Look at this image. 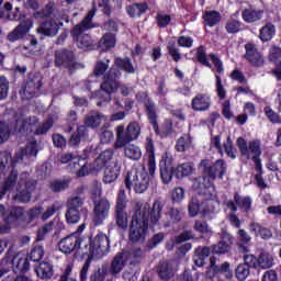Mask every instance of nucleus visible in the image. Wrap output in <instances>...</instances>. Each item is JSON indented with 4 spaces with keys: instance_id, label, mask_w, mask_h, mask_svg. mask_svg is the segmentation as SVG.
<instances>
[{
    "instance_id": "obj_1",
    "label": "nucleus",
    "mask_w": 281,
    "mask_h": 281,
    "mask_svg": "<svg viewBox=\"0 0 281 281\" xmlns=\"http://www.w3.org/2000/svg\"><path fill=\"white\" fill-rule=\"evenodd\" d=\"M162 210L164 205H161V201L156 200L153 203L151 209L150 204L146 203L142 209L134 212L128 232V239L133 243V245H137V243H144V240H146L149 225L155 227V225L159 223Z\"/></svg>"
},
{
    "instance_id": "obj_2",
    "label": "nucleus",
    "mask_w": 281,
    "mask_h": 281,
    "mask_svg": "<svg viewBox=\"0 0 281 281\" xmlns=\"http://www.w3.org/2000/svg\"><path fill=\"white\" fill-rule=\"evenodd\" d=\"M111 240L109 237L102 233L97 234L93 236L88 237H79L77 233H70L66 237L61 238L58 243V249L61 254L69 256L74 254L76 249L81 251L82 256L98 249L100 245H106Z\"/></svg>"
},
{
    "instance_id": "obj_3",
    "label": "nucleus",
    "mask_w": 281,
    "mask_h": 281,
    "mask_svg": "<svg viewBox=\"0 0 281 281\" xmlns=\"http://www.w3.org/2000/svg\"><path fill=\"white\" fill-rule=\"evenodd\" d=\"M120 78H122V71L113 67L105 72L100 90L95 92V98L99 100L97 106L109 104L111 95H113L117 89L123 98H128V95L133 93V87L126 83L120 85Z\"/></svg>"
},
{
    "instance_id": "obj_4",
    "label": "nucleus",
    "mask_w": 281,
    "mask_h": 281,
    "mask_svg": "<svg viewBox=\"0 0 281 281\" xmlns=\"http://www.w3.org/2000/svg\"><path fill=\"white\" fill-rule=\"evenodd\" d=\"M200 166L202 168V177L194 183V190L198 194L205 196L214 181L217 178L223 179L227 175V162L221 158L214 162L210 159H202Z\"/></svg>"
},
{
    "instance_id": "obj_5",
    "label": "nucleus",
    "mask_w": 281,
    "mask_h": 281,
    "mask_svg": "<svg viewBox=\"0 0 281 281\" xmlns=\"http://www.w3.org/2000/svg\"><path fill=\"white\" fill-rule=\"evenodd\" d=\"M95 12H98V7L93 3L91 10L88 11L81 22L75 25L70 31V35L77 43V47L83 49V52H93V49H95V41H93L91 35L85 34L88 30H93V27H95V24H93Z\"/></svg>"
},
{
    "instance_id": "obj_6",
    "label": "nucleus",
    "mask_w": 281,
    "mask_h": 281,
    "mask_svg": "<svg viewBox=\"0 0 281 281\" xmlns=\"http://www.w3.org/2000/svg\"><path fill=\"white\" fill-rule=\"evenodd\" d=\"M236 144L241 157L251 159L255 166H257V169H260L262 165V159H260L262 156V142L260 138L252 139L247 145V139L240 136L237 138Z\"/></svg>"
},
{
    "instance_id": "obj_7",
    "label": "nucleus",
    "mask_w": 281,
    "mask_h": 281,
    "mask_svg": "<svg viewBox=\"0 0 281 281\" xmlns=\"http://www.w3.org/2000/svg\"><path fill=\"white\" fill-rule=\"evenodd\" d=\"M139 135H142V125H139L137 121L128 123L126 128L124 125L116 126V142L114 148H124L126 144L139 139Z\"/></svg>"
},
{
    "instance_id": "obj_8",
    "label": "nucleus",
    "mask_w": 281,
    "mask_h": 281,
    "mask_svg": "<svg viewBox=\"0 0 281 281\" xmlns=\"http://www.w3.org/2000/svg\"><path fill=\"white\" fill-rule=\"evenodd\" d=\"M82 205H85V201L78 195L72 196L67 201L65 218L68 225H77V223H80L82 216L87 218L89 210Z\"/></svg>"
},
{
    "instance_id": "obj_9",
    "label": "nucleus",
    "mask_w": 281,
    "mask_h": 281,
    "mask_svg": "<svg viewBox=\"0 0 281 281\" xmlns=\"http://www.w3.org/2000/svg\"><path fill=\"white\" fill-rule=\"evenodd\" d=\"M124 184L127 190L134 188L136 194H144L148 190V186H150V176L148 172L132 169L126 173Z\"/></svg>"
},
{
    "instance_id": "obj_10",
    "label": "nucleus",
    "mask_w": 281,
    "mask_h": 281,
    "mask_svg": "<svg viewBox=\"0 0 281 281\" xmlns=\"http://www.w3.org/2000/svg\"><path fill=\"white\" fill-rule=\"evenodd\" d=\"M24 210L21 206H11L9 210L3 204H0V235L9 234L12 229V223L21 221Z\"/></svg>"
},
{
    "instance_id": "obj_11",
    "label": "nucleus",
    "mask_w": 281,
    "mask_h": 281,
    "mask_svg": "<svg viewBox=\"0 0 281 281\" xmlns=\"http://www.w3.org/2000/svg\"><path fill=\"white\" fill-rule=\"evenodd\" d=\"M55 67L59 69H68L70 74L80 69L82 64L76 59V53L68 48H61L55 52Z\"/></svg>"
},
{
    "instance_id": "obj_12",
    "label": "nucleus",
    "mask_w": 281,
    "mask_h": 281,
    "mask_svg": "<svg viewBox=\"0 0 281 281\" xmlns=\"http://www.w3.org/2000/svg\"><path fill=\"white\" fill-rule=\"evenodd\" d=\"M114 218L119 229H128V213H126V191L120 189L116 196Z\"/></svg>"
},
{
    "instance_id": "obj_13",
    "label": "nucleus",
    "mask_w": 281,
    "mask_h": 281,
    "mask_svg": "<svg viewBox=\"0 0 281 281\" xmlns=\"http://www.w3.org/2000/svg\"><path fill=\"white\" fill-rule=\"evenodd\" d=\"M109 251H111V241H108V243L103 244L102 246L99 245L98 248H95L94 250H90V252H86V256H88V258L86 259V261L80 270L79 280L87 281V276L89 273V269L91 268V261L100 260V259L104 258V256H106V254H109Z\"/></svg>"
},
{
    "instance_id": "obj_14",
    "label": "nucleus",
    "mask_w": 281,
    "mask_h": 281,
    "mask_svg": "<svg viewBox=\"0 0 281 281\" xmlns=\"http://www.w3.org/2000/svg\"><path fill=\"white\" fill-rule=\"evenodd\" d=\"M209 58L211 59L212 64L214 65L216 72L215 76V91L220 100H225L227 98V90L223 86V79L221 78V74H225V68L223 67V60L221 57L214 53L209 54Z\"/></svg>"
},
{
    "instance_id": "obj_15",
    "label": "nucleus",
    "mask_w": 281,
    "mask_h": 281,
    "mask_svg": "<svg viewBox=\"0 0 281 281\" xmlns=\"http://www.w3.org/2000/svg\"><path fill=\"white\" fill-rule=\"evenodd\" d=\"M42 88L43 75L40 72H29L23 90L25 100H32V98H36Z\"/></svg>"
},
{
    "instance_id": "obj_16",
    "label": "nucleus",
    "mask_w": 281,
    "mask_h": 281,
    "mask_svg": "<svg viewBox=\"0 0 281 281\" xmlns=\"http://www.w3.org/2000/svg\"><path fill=\"white\" fill-rule=\"evenodd\" d=\"M150 126H153V131L157 137H160V139H166L167 137H170L172 133H175V130L172 128V122L166 121L161 128H159V112H155V110H151L149 112V117L147 119Z\"/></svg>"
},
{
    "instance_id": "obj_17",
    "label": "nucleus",
    "mask_w": 281,
    "mask_h": 281,
    "mask_svg": "<svg viewBox=\"0 0 281 281\" xmlns=\"http://www.w3.org/2000/svg\"><path fill=\"white\" fill-rule=\"evenodd\" d=\"M160 178L162 183L168 186L172 181V177H177V168H175V158L168 155V153L161 156L159 161Z\"/></svg>"
},
{
    "instance_id": "obj_18",
    "label": "nucleus",
    "mask_w": 281,
    "mask_h": 281,
    "mask_svg": "<svg viewBox=\"0 0 281 281\" xmlns=\"http://www.w3.org/2000/svg\"><path fill=\"white\" fill-rule=\"evenodd\" d=\"M111 211V203L108 199L101 198L98 201H94L93 209V224L95 227H100V225L104 224V221L109 218V212Z\"/></svg>"
},
{
    "instance_id": "obj_19",
    "label": "nucleus",
    "mask_w": 281,
    "mask_h": 281,
    "mask_svg": "<svg viewBox=\"0 0 281 281\" xmlns=\"http://www.w3.org/2000/svg\"><path fill=\"white\" fill-rule=\"evenodd\" d=\"M246 261L250 263L251 269H271L276 265L273 255L269 252H260L258 257L248 255Z\"/></svg>"
},
{
    "instance_id": "obj_20",
    "label": "nucleus",
    "mask_w": 281,
    "mask_h": 281,
    "mask_svg": "<svg viewBox=\"0 0 281 281\" xmlns=\"http://www.w3.org/2000/svg\"><path fill=\"white\" fill-rule=\"evenodd\" d=\"M77 170V177H87L89 175V167H87V160L81 156L75 157L74 154H64L60 157L61 164H69Z\"/></svg>"
},
{
    "instance_id": "obj_21",
    "label": "nucleus",
    "mask_w": 281,
    "mask_h": 281,
    "mask_svg": "<svg viewBox=\"0 0 281 281\" xmlns=\"http://www.w3.org/2000/svg\"><path fill=\"white\" fill-rule=\"evenodd\" d=\"M245 54L244 58L251 65V67L260 68L265 66V56L260 50H258V47H256V44L249 42L245 44Z\"/></svg>"
},
{
    "instance_id": "obj_22",
    "label": "nucleus",
    "mask_w": 281,
    "mask_h": 281,
    "mask_svg": "<svg viewBox=\"0 0 281 281\" xmlns=\"http://www.w3.org/2000/svg\"><path fill=\"white\" fill-rule=\"evenodd\" d=\"M226 205L228 210H232L234 213L238 212L239 209L241 212L249 214L251 212V205H254V200H251L249 195L243 196L240 193L235 192L234 201L229 200Z\"/></svg>"
},
{
    "instance_id": "obj_23",
    "label": "nucleus",
    "mask_w": 281,
    "mask_h": 281,
    "mask_svg": "<svg viewBox=\"0 0 281 281\" xmlns=\"http://www.w3.org/2000/svg\"><path fill=\"white\" fill-rule=\"evenodd\" d=\"M33 25L34 22L31 19L20 22L19 25L7 35V41H9V43H16V41L25 38Z\"/></svg>"
},
{
    "instance_id": "obj_24",
    "label": "nucleus",
    "mask_w": 281,
    "mask_h": 281,
    "mask_svg": "<svg viewBox=\"0 0 281 281\" xmlns=\"http://www.w3.org/2000/svg\"><path fill=\"white\" fill-rule=\"evenodd\" d=\"M128 262V257H126V252L121 251L117 252L113 259L111 260V263H106V271L109 276H113V278H117L124 271V267H126Z\"/></svg>"
},
{
    "instance_id": "obj_25",
    "label": "nucleus",
    "mask_w": 281,
    "mask_h": 281,
    "mask_svg": "<svg viewBox=\"0 0 281 281\" xmlns=\"http://www.w3.org/2000/svg\"><path fill=\"white\" fill-rule=\"evenodd\" d=\"M211 269L213 271V276L218 278L221 281H227L234 278V271H232L229 261L216 265V261L211 259Z\"/></svg>"
},
{
    "instance_id": "obj_26",
    "label": "nucleus",
    "mask_w": 281,
    "mask_h": 281,
    "mask_svg": "<svg viewBox=\"0 0 281 281\" xmlns=\"http://www.w3.org/2000/svg\"><path fill=\"white\" fill-rule=\"evenodd\" d=\"M136 100L137 102H142L144 105V112L147 117V120L150 117V112L155 111V113H159V108L157 106V103L148 95V92H137L136 93Z\"/></svg>"
},
{
    "instance_id": "obj_27",
    "label": "nucleus",
    "mask_w": 281,
    "mask_h": 281,
    "mask_svg": "<svg viewBox=\"0 0 281 281\" xmlns=\"http://www.w3.org/2000/svg\"><path fill=\"white\" fill-rule=\"evenodd\" d=\"M16 181H19V171L12 169L9 176L4 179V181L1 184L0 201H2L5 198V194H8V192H12V190H14Z\"/></svg>"
},
{
    "instance_id": "obj_28",
    "label": "nucleus",
    "mask_w": 281,
    "mask_h": 281,
    "mask_svg": "<svg viewBox=\"0 0 281 281\" xmlns=\"http://www.w3.org/2000/svg\"><path fill=\"white\" fill-rule=\"evenodd\" d=\"M156 273L159 280H172V278H175V267L168 260H160L156 266Z\"/></svg>"
},
{
    "instance_id": "obj_29",
    "label": "nucleus",
    "mask_w": 281,
    "mask_h": 281,
    "mask_svg": "<svg viewBox=\"0 0 281 281\" xmlns=\"http://www.w3.org/2000/svg\"><path fill=\"white\" fill-rule=\"evenodd\" d=\"M212 98L206 93H198L191 101V108L196 112L210 111Z\"/></svg>"
},
{
    "instance_id": "obj_30",
    "label": "nucleus",
    "mask_w": 281,
    "mask_h": 281,
    "mask_svg": "<svg viewBox=\"0 0 281 281\" xmlns=\"http://www.w3.org/2000/svg\"><path fill=\"white\" fill-rule=\"evenodd\" d=\"M58 30H60V26H58V23L55 22V20H46L37 27V34L54 37L56 34H58Z\"/></svg>"
},
{
    "instance_id": "obj_31",
    "label": "nucleus",
    "mask_w": 281,
    "mask_h": 281,
    "mask_svg": "<svg viewBox=\"0 0 281 281\" xmlns=\"http://www.w3.org/2000/svg\"><path fill=\"white\" fill-rule=\"evenodd\" d=\"M35 273L41 280H52L54 278V265L49 261H42L34 268Z\"/></svg>"
},
{
    "instance_id": "obj_32",
    "label": "nucleus",
    "mask_w": 281,
    "mask_h": 281,
    "mask_svg": "<svg viewBox=\"0 0 281 281\" xmlns=\"http://www.w3.org/2000/svg\"><path fill=\"white\" fill-rule=\"evenodd\" d=\"M222 19L223 15H221V12L216 10L205 11L202 14L204 27H216V25H220Z\"/></svg>"
},
{
    "instance_id": "obj_33",
    "label": "nucleus",
    "mask_w": 281,
    "mask_h": 281,
    "mask_svg": "<svg viewBox=\"0 0 281 281\" xmlns=\"http://www.w3.org/2000/svg\"><path fill=\"white\" fill-rule=\"evenodd\" d=\"M126 12L131 19H139L148 12V2H134L126 8Z\"/></svg>"
},
{
    "instance_id": "obj_34",
    "label": "nucleus",
    "mask_w": 281,
    "mask_h": 281,
    "mask_svg": "<svg viewBox=\"0 0 281 281\" xmlns=\"http://www.w3.org/2000/svg\"><path fill=\"white\" fill-rule=\"evenodd\" d=\"M249 255H244V262L238 263L235 268V278L239 281H245L247 278H249V274L251 273V263L247 261V258Z\"/></svg>"
},
{
    "instance_id": "obj_35",
    "label": "nucleus",
    "mask_w": 281,
    "mask_h": 281,
    "mask_svg": "<svg viewBox=\"0 0 281 281\" xmlns=\"http://www.w3.org/2000/svg\"><path fill=\"white\" fill-rule=\"evenodd\" d=\"M11 262L14 273H27L30 271V260L27 257L15 255Z\"/></svg>"
},
{
    "instance_id": "obj_36",
    "label": "nucleus",
    "mask_w": 281,
    "mask_h": 281,
    "mask_svg": "<svg viewBox=\"0 0 281 281\" xmlns=\"http://www.w3.org/2000/svg\"><path fill=\"white\" fill-rule=\"evenodd\" d=\"M114 69H117L119 71H125V74H135L136 69L135 66H133V60H131V57H115L114 58Z\"/></svg>"
},
{
    "instance_id": "obj_37",
    "label": "nucleus",
    "mask_w": 281,
    "mask_h": 281,
    "mask_svg": "<svg viewBox=\"0 0 281 281\" xmlns=\"http://www.w3.org/2000/svg\"><path fill=\"white\" fill-rule=\"evenodd\" d=\"M120 170L121 168L117 162L106 166L103 173V183H113L114 181H117Z\"/></svg>"
},
{
    "instance_id": "obj_38",
    "label": "nucleus",
    "mask_w": 281,
    "mask_h": 281,
    "mask_svg": "<svg viewBox=\"0 0 281 281\" xmlns=\"http://www.w3.org/2000/svg\"><path fill=\"white\" fill-rule=\"evenodd\" d=\"M212 254V249L207 246L198 247L193 254V263L195 267H203L205 265V258H210Z\"/></svg>"
},
{
    "instance_id": "obj_39",
    "label": "nucleus",
    "mask_w": 281,
    "mask_h": 281,
    "mask_svg": "<svg viewBox=\"0 0 281 281\" xmlns=\"http://www.w3.org/2000/svg\"><path fill=\"white\" fill-rule=\"evenodd\" d=\"M113 155H115V150L111 148L103 150L94 160V170H102V168H105L106 164L113 159Z\"/></svg>"
},
{
    "instance_id": "obj_40",
    "label": "nucleus",
    "mask_w": 281,
    "mask_h": 281,
    "mask_svg": "<svg viewBox=\"0 0 281 281\" xmlns=\"http://www.w3.org/2000/svg\"><path fill=\"white\" fill-rule=\"evenodd\" d=\"M265 15V10H256V9H245L241 12V19L245 21V23H256L257 21H260L262 16Z\"/></svg>"
},
{
    "instance_id": "obj_41",
    "label": "nucleus",
    "mask_w": 281,
    "mask_h": 281,
    "mask_svg": "<svg viewBox=\"0 0 281 281\" xmlns=\"http://www.w3.org/2000/svg\"><path fill=\"white\" fill-rule=\"evenodd\" d=\"M276 36V24L268 22L259 30V40L261 43H269Z\"/></svg>"
},
{
    "instance_id": "obj_42",
    "label": "nucleus",
    "mask_w": 281,
    "mask_h": 281,
    "mask_svg": "<svg viewBox=\"0 0 281 281\" xmlns=\"http://www.w3.org/2000/svg\"><path fill=\"white\" fill-rule=\"evenodd\" d=\"M102 120H104V114L100 112H91L85 119V124L88 128H98L102 124Z\"/></svg>"
},
{
    "instance_id": "obj_43",
    "label": "nucleus",
    "mask_w": 281,
    "mask_h": 281,
    "mask_svg": "<svg viewBox=\"0 0 281 281\" xmlns=\"http://www.w3.org/2000/svg\"><path fill=\"white\" fill-rule=\"evenodd\" d=\"M177 153H187V150H190L192 148V136L189 134H184L180 136L175 146Z\"/></svg>"
},
{
    "instance_id": "obj_44",
    "label": "nucleus",
    "mask_w": 281,
    "mask_h": 281,
    "mask_svg": "<svg viewBox=\"0 0 281 281\" xmlns=\"http://www.w3.org/2000/svg\"><path fill=\"white\" fill-rule=\"evenodd\" d=\"M123 148L127 159H132L133 161H139L142 159V149L137 145L128 144Z\"/></svg>"
},
{
    "instance_id": "obj_45",
    "label": "nucleus",
    "mask_w": 281,
    "mask_h": 281,
    "mask_svg": "<svg viewBox=\"0 0 281 281\" xmlns=\"http://www.w3.org/2000/svg\"><path fill=\"white\" fill-rule=\"evenodd\" d=\"M85 137H87V126L79 125L77 127V131L74 132L70 136L69 145L75 147L80 146V143L82 142V139H85Z\"/></svg>"
},
{
    "instance_id": "obj_46",
    "label": "nucleus",
    "mask_w": 281,
    "mask_h": 281,
    "mask_svg": "<svg viewBox=\"0 0 281 281\" xmlns=\"http://www.w3.org/2000/svg\"><path fill=\"white\" fill-rule=\"evenodd\" d=\"M125 257H127V262L130 261L131 267H138V265H142V260H144V250L136 248L125 255Z\"/></svg>"
},
{
    "instance_id": "obj_47",
    "label": "nucleus",
    "mask_w": 281,
    "mask_h": 281,
    "mask_svg": "<svg viewBox=\"0 0 281 281\" xmlns=\"http://www.w3.org/2000/svg\"><path fill=\"white\" fill-rule=\"evenodd\" d=\"M195 60L203 67H207V69H212V64L210 63V59L207 58V53L205 52V46L200 45L195 49Z\"/></svg>"
},
{
    "instance_id": "obj_48",
    "label": "nucleus",
    "mask_w": 281,
    "mask_h": 281,
    "mask_svg": "<svg viewBox=\"0 0 281 281\" xmlns=\"http://www.w3.org/2000/svg\"><path fill=\"white\" fill-rule=\"evenodd\" d=\"M117 43V38L113 33H105L99 41V47H105V49H113Z\"/></svg>"
},
{
    "instance_id": "obj_49",
    "label": "nucleus",
    "mask_w": 281,
    "mask_h": 281,
    "mask_svg": "<svg viewBox=\"0 0 281 281\" xmlns=\"http://www.w3.org/2000/svg\"><path fill=\"white\" fill-rule=\"evenodd\" d=\"M194 170V167L190 162H184L176 167V179H183L184 177H190Z\"/></svg>"
},
{
    "instance_id": "obj_50",
    "label": "nucleus",
    "mask_w": 281,
    "mask_h": 281,
    "mask_svg": "<svg viewBox=\"0 0 281 281\" xmlns=\"http://www.w3.org/2000/svg\"><path fill=\"white\" fill-rule=\"evenodd\" d=\"M48 188L52 192L58 194V192H63L69 188V180L55 179L49 182Z\"/></svg>"
},
{
    "instance_id": "obj_51",
    "label": "nucleus",
    "mask_w": 281,
    "mask_h": 281,
    "mask_svg": "<svg viewBox=\"0 0 281 281\" xmlns=\"http://www.w3.org/2000/svg\"><path fill=\"white\" fill-rule=\"evenodd\" d=\"M53 127L54 119L48 117L35 128L34 135H47Z\"/></svg>"
},
{
    "instance_id": "obj_52",
    "label": "nucleus",
    "mask_w": 281,
    "mask_h": 281,
    "mask_svg": "<svg viewBox=\"0 0 281 281\" xmlns=\"http://www.w3.org/2000/svg\"><path fill=\"white\" fill-rule=\"evenodd\" d=\"M268 60L272 63V65L278 66L281 65V48L280 46H272L269 49Z\"/></svg>"
},
{
    "instance_id": "obj_53",
    "label": "nucleus",
    "mask_w": 281,
    "mask_h": 281,
    "mask_svg": "<svg viewBox=\"0 0 281 281\" xmlns=\"http://www.w3.org/2000/svg\"><path fill=\"white\" fill-rule=\"evenodd\" d=\"M10 166L12 168V154L8 150L0 151V172Z\"/></svg>"
},
{
    "instance_id": "obj_54",
    "label": "nucleus",
    "mask_w": 281,
    "mask_h": 281,
    "mask_svg": "<svg viewBox=\"0 0 281 281\" xmlns=\"http://www.w3.org/2000/svg\"><path fill=\"white\" fill-rule=\"evenodd\" d=\"M43 256H45V249L41 245L33 246L29 255L33 262H40V260H43Z\"/></svg>"
},
{
    "instance_id": "obj_55",
    "label": "nucleus",
    "mask_w": 281,
    "mask_h": 281,
    "mask_svg": "<svg viewBox=\"0 0 281 281\" xmlns=\"http://www.w3.org/2000/svg\"><path fill=\"white\" fill-rule=\"evenodd\" d=\"M109 272L106 271V263H102L98 270H94L90 276V281H104Z\"/></svg>"
},
{
    "instance_id": "obj_56",
    "label": "nucleus",
    "mask_w": 281,
    "mask_h": 281,
    "mask_svg": "<svg viewBox=\"0 0 281 281\" xmlns=\"http://www.w3.org/2000/svg\"><path fill=\"white\" fill-rule=\"evenodd\" d=\"M167 52L169 56H171L173 63H179L181 60L182 56L179 48H177V42H169L167 45Z\"/></svg>"
},
{
    "instance_id": "obj_57",
    "label": "nucleus",
    "mask_w": 281,
    "mask_h": 281,
    "mask_svg": "<svg viewBox=\"0 0 281 281\" xmlns=\"http://www.w3.org/2000/svg\"><path fill=\"white\" fill-rule=\"evenodd\" d=\"M108 69H109V60L108 63L103 60H99L97 61L93 68V76H95V78H100L103 76V80H104V76L106 75Z\"/></svg>"
},
{
    "instance_id": "obj_58",
    "label": "nucleus",
    "mask_w": 281,
    "mask_h": 281,
    "mask_svg": "<svg viewBox=\"0 0 281 281\" xmlns=\"http://www.w3.org/2000/svg\"><path fill=\"white\" fill-rule=\"evenodd\" d=\"M194 232H198V234H210L212 231L210 229V224H207L206 221L203 220H195L193 225Z\"/></svg>"
},
{
    "instance_id": "obj_59",
    "label": "nucleus",
    "mask_w": 281,
    "mask_h": 281,
    "mask_svg": "<svg viewBox=\"0 0 281 281\" xmlns=\"http://www.w3.org/2000/svg\"><path fill=\"white\" fill-rule=\"evenodd\" d=\"M223 148L231 159H236L237 149L234 147V142L232 140V136H227L226 142L223 144Z\"/></svg>"
},
{
    "instance_id": "obj_60",
    "label": "nucleus",
    "mask_w": 281,
    "mask_h": 281,
    "mask_svg": "<svg viewBox=\"0 0 281 281\" xmlns=\"http://www.w3.org/2000/svg\"><path fill=\"white\" fill-rule=\"evenodd\" d=\"M263 112L271 124H281V116L278 114V112L273 111L271 106H265Z\"/></svg>"
},
{
    "instance_id": "obj_61",
    "label": "nucleus",
    "mask_w": 281,
    "mask_h": 281,
    "mask_svg": "<svg viewBox=\"0 0 281 281\" xmlns=\"http://www.w3.org/2000/svg\"><path fill=\"white\" fill-rule=\"evenodd\" d=\"M188 210H189L190 216H192V217L199 216V212H201V202H199V199L191 198L189 205H188Z\"/></svg>"
},
{
    "instance_id": "obj_62",
    "label": "nucleus",
    "mask_w": 281,
    "mask_h": 281,
    "mask_svg": "<svg viewBox=\"0 0 281 281\" xmlns=\"http://www.w3.org/2000/svg\"><path fill=\"white\" fill-rule=\"evenodd\" d=\"M213 212H214V204L212 200L205 199L204 201L201 202L202 218L210 216V214H213Z\"/></svg>"
},
{
    "instance_id": "obj_63",
    "label": "nucleus",
    "mask_w": 281,
    "mask_h": 281,
    "mask_svg": "<svg viewBox=\"0 0 281 281\" xmlns=\"http://www.w3.org/2000/svg\"><path fill=\"white\" fill-rule=\"evenodd\" d=\"M229 249H232L229 244H227V241L221 240L217 244L212 246L211 252L215 255L227 254Z\"/></svg>"
},
{
    "instance_id": "obj_64",
    "label": "nucleus",
    "mask_w": 281,
    "mask_h": 281,
    "mask_svg": "<svg viewBox=\"0 0 281 281\" xmlns=\"http://www.w3.org/2000/svg\"><path fill=\"white\" fill-rule=\"evenodd\" d=\"M172 21V16L170 14H156V24L160 30H164L167 25H170V22Z\"/></svg>"
}]
</instances>
